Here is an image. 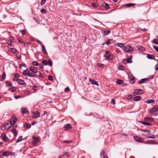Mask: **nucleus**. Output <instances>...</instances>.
Here are the masks:
<instances>
[{
  "label": "nucleus",
  "instance_id": "f257e3e1",
  "mask_svg": "<svg viewBox=\"0 0 158 158\" xmlns=\"http://www.w3.org/2000/svg\"><path fill=\"white\" fill-rule=\"evenodd\" d=\"M124 51L126 52H128L130 53H133V48L130 45L125 46Z\"/></svg>",
  "mask_w": 158,
  "mask_h": 158
},
{
  "label": "nucleus",
  "instance_id": "f03ea898",
  "mask_svg": "<svg viewBox=\"0 0 158 158\" xmlns=\"http://www.w3.org/2000/svg\"><path fill=\"white\" fill-rule=\"evenodd\" d=\"M17 121V118L15 116L13 117L12 118H11V119L10 120V125H10V126H8V127H7V129H9L12 125H14L15 123V122Z\"/></svg>",
  "mask_w": 158,
  "mask_h": 158
},
{
  "label": "nucleus",
  "instance_id": "7ed1b4c3",
  "mask_svg": "<svg viewBox=\"0 0 158 158\" xmlns=\"http://www.w3.org/2000/svg\"><path fill=\"white\" fill-rule=\"evenodd\" d=\"M158 106L157 105H156L155 106L153 107L149 111L150 113H153L155 112L158 111Z\"/></svg>",
  "mask_w": 158,
  "mask_h": 158
},
{
  "label": "nucleus",
  "instance_id": "20e7f679",
  "mask_svg": "<svg viewBox=\"0 0 158 158\" xmlns=\"http://www.w3.org/2000/svg\"><path fill=\"white\" fill-rule=\"evenodd\" d=\"M2 139L5 142H7L9 140V139L7 136H6L5 134L3 133L1 135Z\"/></svg>",
  "mask_w": 158,
  "mask_h": 158
},
{
  "label": "nucleus",
  "instance_id": "39448f33",
  "mask_svg": "<svg viewBox=\"0 0 158 158\" xmlns=\"http://www.w3.org/2000/svg\"><path fill=\"white\" fill-rule=\"evenodd\" d=\"M134 92L136 94L139 95L143 93V91L140 89H135L134 90Z\"/></svg>",
  "mask_w": 158,
  "mask_h": 158
},
{
  "label": "nucleus",
  "instance_id": "423d86ee",
  "mask_svg": "<svg viewBox=\"0 0 158 158\" xmlns=\"http://www.w3.org/2000/svg\"><path fill=\"white\" fill-rule=\"evenodd\" d=\"M104 56L108 60H111L114 59V56L112 55H108L106 54H104Z\"/></svg>",
  "mask_w": 158,
  "mask_h": 158
},
{
  "label": "nucleus",
  "instance_id": "0eeeda50",
  "mask_svg": "<svg viewBox=\"0 0 158 158\" xmlns=\"http://www.w3.org/2000/svg\"><path fill=\"white\" fill-rule=\"evenodd\" d=\"M100 156L101 158H109L104 150L102 151L100 154Z\"/></svg>",
  "mask_w": 158,
  "mask_h": 158
},
{
  "label": "nucleus",
  "instance_id": "6e6552de",
  "mask_svg": "<svg viewBox=\"0 0 158 158\" xmlns=\"http://www.w3.org/2000/svg\"><path fill=\"white\" fill-rule=\"evenodd\" d=\"M89 81L93 85H96L97 86H99V85L98 84L97 82L95 81L94 79H92L91 78H90L89 80Z\"/></svg>",
  "mask_w": 158,
  "mask_h": 158
},
{
  "label": "nucleus",
  "instance_id": "1a4fd4ad",
  "mask_svg": "<svg viewBox=\"0 0 158 158\" xmlns=\"http://www.w3.org/2000/svg\"><path fill=\"white\" fill-rule=\"evenodd\" d=\"M150 81V79L149 78H145L141 79L139 81V84H141L145 82L149 81Z\"/></svg>",
  "mask_w": 158,
  "mask_h": 158
},
{
  "label": "nucleus",
  "instance_id": "9d476101",
  "mask_svg": "<svg viewBox=\"0 0 158 158\" xmlns=\"http://www.w3.org/2000/svg\"><path fill=\"white\" fill-rule=\"evenodd\" d=\"M146 144H156L157 143V142L153 140H149L145 143Z\"/></svg>",
  "mask_w": 158,
  "mask_h": 158
},
{
  "label": "nucleus",
  "instance_id": "9b49d317",
  "mask_svg": "<svg viewBox=\"0 0 158 158\" xmlns=\"http://www.w3.org/2000/svg\"><path fill=\"white\" fill-rule=\"evenodd\" d=\"M30 70L31 72L34 73H36L38 72L36 68L33 66H31Z\"/></svg>",
  "mask_w": 158,
  "mask_h": 158
},
{
  "label": "nucleus",
  "instance_id": "f8f14e48",
  "mask_svg": "<svg viewBox=\"0 0 158 158\" xmlns=\"http://www.w3.org/2000/svg\"><path fill=\"white\" fill-rule=\"evenodd\" d=\"M17 82L20 85H26V83L22 79H19V80H17Z\"/></svg>",
  "mask_w": 158,
  "mask_h": 158
},
{
  "label": "nucleus",
  "instance_id": "ddd939ff",
  "mask_svg": "<svg viewBox=\"0 0 158 158\" xmlns=\"http://www.w3.org/2000/svg\"><path fill=\"white\" fill-rule=\"evenodd\" d=\"M11 154V152L9 151H6V152H3L2 154V156H9Z\"/></svg>",
  "mask_w": 158,
  "mask_h": 158
},
{
  "label": "nucleus",
  "instance_id": "4468645a",
  "mask_svg": "<svg viewBox=\"0 0 158 158\" xmlns=\"http://www.w3.org/2000/svg\"><path fill=\"white\" fill-rule=\"evenodd\" d=\"M132 62V61L131 60L129 59V58L127 59H124L123 61V63L124 64H126L127 63H131Z\"/></svg>",
  "mask_w": 158,
  "mask_h": 158
},
{
  "label": "nucleus",
  "instance_id": "2eb2a0df",
  "mask_svg": "<svg viewBox=\"0 0 158 158\" xmlns=\"http://www.w3.org/2000/svg\"><path fill=\"white\" fill-rule=\"evenodd\" d=\"M30 72V70L29 69H27L25 70H24L23 72V74L26 76L27 75L28 76V74H29V72Z\"/></svg>",
  "mask_w": 158,
  "mask_h": 158
},
{
  "label": "nucleus",
  "instance_id": "dca6fc26",
  "mask_svg": "<svg viewBox=\"0 0 158 158\" xmlns=\"http://www.w3.org/2000/svg\"><path fill=\"white\" fill-rule=\"evenodd\" d=\"M40 116V113L38 112H35L32 118H39Z\"/></svg>",
  "mask_w": 158,
  "mask_h": 158
},
{
  "label": "nucleus",
  "instance_id": "f3484780",
  "mask_svg": "<svg viewBox=\"0 0 158 158\" xmlns=\"http://www.w3.org/2000/svg\"><path fill=\"white\" fill-rule=\"evenodd\" d=\"M22 112L23 114H28L29 113L28 111L24 107H23L21 109Z\"/></svg>",
  "mask_w": 158,
  "mask_h": 158
},
{
  "label": "nucleus",
  "instance_id": "a211bd4d",
  "mask_svg": "<svg viewBox=\"0 0 158 158\" xmlns=\"http://www.w3.org/2000/svg\"><path fill=\"white\" fill-rule=\"evenodd\" d=\"M155 101L153 99H150L145 101V102L148 104L154 103Z\"/></svg>",
  "mask_w": 158,
  "mask_h": 158
},
{
  "label": "nucleus",
  "instance_id": "6ab92c4d",
  "mask_svg": "<svg viewBox=\"0 0 158 158\" xmlns=\"http://www.w3.org/2000/svg\"><path fill=\"white\" fill-rule=\"evenodd\" d=\"M115 45L117 46H118L121 48L125 47V45L123 43H116L115 44Z\"/></svg>",
  "mask_w": 158,
  "mask_h": 158
},
{
  "label": "nucleus",
  "instance_id": "aec40b11",
  "mask_svg": "<svg viewBox=\"0 0 158 158\" xmlns=\"http://www.w3.org/2000/svg\"><path fill=\"white\" fill-rule=\"evenodd\" d=\"M28 76L30 77H36V75L35 74V73L31 72V73L29 72Z\"/></svg>",
  "mask_w": 158,
  "mask_h": 158
},
{
  "label": "nucleus",
  "instance_id": "412c9836",
  "mask_svg": "<svg viewBox=\"0 0 158 158\" xmlns=\"http://www.w3.org/2000/svg\"><path fill=\"white\" fill-rule=\"evenodd\" d=\"M64 127L65 128L68 129H70L72 128V127L71 126V125L69 123L65 125Z\"/></svg>",
  "mask_w": 158,
  "mask_h": 158
},
{
  "label": "nucleus",
  "instance_id": "4be33fe9",
  "mask_svg": "<svg viewBox=\"0 0 158 158\" xmlns=\"http://www.w3.org/2000/svg\"><path fill=\"white\" fill-rule=\"evenodd\" d=\"M156 39H155L153 40L152 43L158 45V36H156Z\"/></svg>",
  "mask_w": 158,
  "mask_h": 158
},
{
  "label": "nucleus",
  "instance_id": "5701e85b",
  "mask_svg": "<svg viewBox=\"0 0 158 158\" xmlns=\"http://www.w3.org/2000/svg\"><path fill=\"white\" fill-rule=\"evenodd\" d=\"M141 99V97L140 96H136L134 97L133 99L134 101H139Z\"/></svg>",
  "mask_w": 158,
  "mask_h": 158
},
{
  "label": "nucleus",
  "instance_id": "b1692460",
  "mask_svg": "<svg viewBox=\"0 0 158 158\" xmlns=\"http://www.w3.org/2000/svg\"><path fill=\"white\" fill-rule=\"evenodd\" d=\"M112 41V40L111 39H108L106 41V42L105 43V44H102V45H104L105 44H106L107 45H109L110 44H111V41Z\"/></svg>",
  "mask_w": 158,
  "mask_h": 158
},
{
  "label": "nucleus",
  "instance_id": "393cba45",
  "mask_svg": "<svg viewBox=\"0 0 158 158\" xmlns=\"http://www.w3.org/2000/svg\"><path fill=\"white\" fill-rule=\"evenodd\" d=\"M147 56L148 58L150 59H153L155 58L154 56L153 55L150 54L147 55Z\"/></svg>",
  "mask_w": 158,
  "mask_h": 158
},
{
  "label": "nucleus",
  "instance_id": "a878e982",
  "mask_svg": "<svg viewBox=\"0 0 158 158\" xmlns=\"http://www.w3.org/2000/svg\"><path fill=\"white\" fill-rule=\"evenodd\" d=\"M134 138L137 141L139 142H141V139L137 135L135 136H134Z\"/></svg>",
  "mask_w": 158,
  "mask_h": 158
},
{
  "label": "nucleus",
  "instance_id": "bb28decb",
  "mask_svg": "<svg viewBox=\"0 0 158 158\" xmlns=\"http://www.w3.org/2000/svg\"><path fill=\"white\" fill-rule=\"evenodd\" d=\"M32 138L34 139V141L39 142L40 140V137H35V136H32Z\"/></svg>",
  "mask_w": 158,
  "mask_h": 158
},
{
  "label": "nucleus",
  "instance_id": "cd10ccee",
  "mask_svg": "<svg viewBox=\"0 0 158 158\" xmlns=\"http://www.w3.org/2000/svg\"><path fill=\"white\" fill-rule=\"evenodd\" d=\"M135 5V4H133L131 3H130L128 4H126L124 5V6L128 7H130V6H134Z\"/></svg>",
  "mask_w": 158,
  "mask_h": 158
},
{
  "label": "nucleus",
  "instance_id": "c85d7f7f",
  "mask_svg": "<svg viewBox=\"0 0 158 158\" xmlns=\"http://www.w3.org/2000/svg\"><path fill=\"white\" fill-rule=\"evenodd\" d=\"M42 52L45 54H47V52L45 49L44 46V45H42Z\"/></svg>",
  "mask_w": 158,
  "mask_h": 158
},
{
  "label": "nucleus",
  "instance_id": "c756f323",
  "mask_svg": "<svg viewBox=\"0 0 158 158\" xmlns=\"http://www.w3.org/2000/svg\"><path fill=\"white\" fill-rule=\"evenodd\" d=\"M140 131H143L144 132L150 133L151 132V131L148 129H140Z\"/></svg>",
  "mask_w": 158,
  "mask_h": 158
},
{
  "label": "nucleus",
  "instance_id": "7c9ffc66",
  "mask_svg": "<svg viewBox=\"0 0 158 158\" xmlns=\"http://www.w3.org/2000/svg\"><path fill=\"white\" fill-rule=\"evenodd\" d=\"M31 126L30 124L25 123L23 125V127L24 128L27 127L30 128L31 127Z\"/></svg>",
  "mask_w": 158,
  "mask_h": 158
},
{
  "label": "nucleus",
  "instance_id": "2f4dec72",
  "mask_svg": "<svg viewBox=\"0 0 158 158\" xmlns=\"http://www.w3.org/2000/svg\"><path fill=\"white\" fill-rule=\"evenodd\" d=\"M141 123L144 125H147V126H150L151 125V123L148 122H143V121H141Z\"/></svg>",
  "mask_w": 158,
  "mask_h": 158
},
{
  "label": "nucleus",
  "instance_id": "473e14b6",
  "mask_svg": "<svg viewBox=\"0 0 158 158\" xmlns=\"http://www.w3.org/2000/svg\"><path fill=\"white\" fill-rule=\"evenodd\" d=\"M134 77H133L132 78H131V77H130L129 78V79H130V82L131 84H133L135 82V81L134 80Z\"/></svg>",
  "mask_w": 158,
  "mask_h": 158
},
{
  "label": "nucleus",
  "instance_id": "72a5a7b5",
  "mask_svg": "<svg viewBox=\"0 0 158 158\" xmlns=\"http://www.w3.org/2000/svg\"><path fill=\"white\" fill-rule=\"evenodd\" d=\"M116 82L118 85H120L123 84V81L121 80L117 79Z\"/></svg>",
  "mask_w": 158,
  "mask_h": 158
},
{
  "label": "nucleus",
  "instance_id": "f704fd0d",
  "mask_svg": "<svg viewBox=\"0 0 158 158\" xmlns=\"http://www.w3.org/2000/svg\"><path fill=\"white\" fill-rule=\"evenodd\" d=\"M138 49L140 51H144L145 50V49L144 48L142 47V46H138L137 47Z\"/></svg>",
  "mask_w": 158,
  "mask_h": 158
},
{
  "label": "nucleus",
  "instance_id": "c9c22d12",
  "mask_svg": "<svg viewBox=\"0 0 158 158\" xmlns=\"http://www.w3.org/2000/svg\"><path fill=\"white\" fill-rule=\"evenodd\" d=\"M9 90L11 92H15L16 90V89L15 87H13L9 89Z\"/></svg>",
  "mask_w": 158,
  "mask_h": 158
},
{
  "label": "nucleus",
  "instance_id": "e433bc0d",
  "mask_svg": "<svg viewBox=\"0 0 158 158\" xmlns=\"http://www.w3.org/2000/svg\"><path fill=\"white\" fill-rule=\"evenodd\" d=\"M104 35H108L109 33H110V31L107 30V31H103Z\"/></svg>",
  "mask_w": 158,
  "mask_h": 158
},
{
  "label": "nucleus",
  "instance_id": "4c0bfd02",
  "mask_svg": "<svg viewBox=\"0 0 158 158\" xmlns=\"http://www.w3.org/2000/svg\"><path fill=\"white\" fill-rule=\"evenodd\" d=\"M12 132L14 136L17 135V131L15 129H12Z\"/></svg>",
  "mask_w": 158,
  "mask_h": 158
},
{
  "label": "nucleus",
  "instance_id": "58836bf2",
  "mask_svg": "<svg viewBox=\"0 0 158 158\" xmlns=\"http://www.w3.org/2000/svg\"><path fill=\"white\" fill-rule=\"evenodd\" d=\"M48 64L50 66H52L53 64L52 62L51 59H49L48 60Z\"/></svg>",
  "mask_w": 158,
  "mask_h": 158
},
{
  "label": "nucleus",
  "instance_id": "ea45409f",
  "mask_svg": "<svg viewBox=\"0 0 158 158\" xmlns=\"http://www.w3.org/2000/svg\"><path fill=\"white\" fill-rule=\"evenodd\" d=\"M32 64L33 65H34L38 66L40 64H39L36 61H34L32 62Z\"/></svg>",
  "mask_w": 158,
  "mask_h": 158
},
{
  "label": "nucleus",
  "instance_id": "a19ab883",
  "mask_svg": "<svg viewBox=\"0 0 158 158\" xmlns=\"http://www.w3.org/2000/svg\"><path fill=\"white\" fill-rule=\"evenodd\" d=\"M6 85L8 87H10L12 85L11 84L10 82H8V81H6Z\"/></svg>",
  "mask_w": 158,
  "mask_h": 158
},
{
  "label": "nucleus",
  "instance_id": "79ce46f5",
  "mask_svg": "<svg viewBox=\"0 0 158 158\" xmlns=\"http://www.w3.org/2000/svg\"><path fill=\"white\" fill-rule=\"evenodd\" d=\"M104 7L106 9H108L110 8L109 4L106 3H105Z\"/></svg>",
  "mask_w": 158,
  "mask_h": 158
},
{
  "label": "nucleus",
  "instance_id": "37998d69",
  "mask_svg": "<svg viewBox=\"0 0 158 158\" xmlns=\"http://www.w3.org/2000/svg\"><path fill=\"white\" fill-rule=\"evenodd\" d=\"M22 136H20L19 138L16 141V142L17 143H18L19 142L22 140Z\"/></svg>",
  "mask_w": 158,
  "mask_h": 158
},
{
  "label": "nucleus",
  "instance_id": "c03bdc74",
  "mask_svg": "<svg viewBox=\"0 0 158 158\" xmlns=\"http://www.w3.org/2000/svg\"><path fill=\"white\" fill-rule=\"evenodd\" d=\"M40 11L42 13L46 14L47 13V11L44 8H42L41 10Z\"/></svg>",
  "mask_w": 158,
  "mask_h": 158
},
{
  "label": "nucleus",
  "instance_id": "a18cd8bd",
  "mask_svg": "<svg viewBox=\"0 0 158 158\" xmlns=\"http://www.w3.org/2000/svg\"><path fill=\"white\" fill-rule=\"evenodd\" d=\"M132 97H133V96L132 95H131V94L128 95V97L127 98V100H130V99H131L132 98Z\"/></svg>",
  "mask_w": 158,
  "mask_h": 158
},
{
  "label": "nucleus",
  "instance_id": "49530a36",
  "mask_svg": "<svg viewBox=\"0 0 158 158\" xmlns=\"http://www.w3.org/2000/svg\"><path fill=\"white\" fill-rule=\"evenodd\" d=\"M39 74V75H38V77H41V78H44V75H42V73L40 72H38Z\"/></svg>",
  "mask_w": 158,
  "mask_h": 158
},
{
  "label": "nucleus",
  "instance_id": "de8ad7c7",
  "mask_svg": "<svg viewBox=\"0 0 158 158\" xmlns=\"http://www.w3.org/2000/svg\"><path fill=\"white\" fill-rule=\"evenodd\" d=\"M7 44L8 45L10 46H11L12 45V42L11 40H8L7 42Z\"/></svg>",
  "mask_w": 158,
  "mask_h": 158
},
{
  "label": "nucleus",
  "instance_id": "09e8293b",
  "mask_svg": "<svg viewBox=\"0 0 158 158\" xmlns=\"http://www.w3.org/2000/svg\"><path fill=\"white\" fill-rule=\"evenodd\" d=\"M153 48L158 52V47L155 45H153Z\"/></svg>",
  "mask_w": 158,
  "mask_h": 158
},
{
  "label": "nucleus",
  "instance_id": "8fccbe9b",
  "mask_svg": "<svg viewBox=\"0 0 158 158\" xmlns=\"http://www.w3.org/2000/svg\"><path fill=\"white\" fill-rule=\"evenodd\" d=\"M42 63L44 65H47L48 64V62L46 60H44L42 61Z\"/></svg>",
  "mask_w": 158,
  "mask_h": 158
},
{
  "label": "nucleus",
  "instance_id": "3c124183",
  "mask_svg": "<svg viewBox=\"0 0 158 158\" xmlns=\"http://www.w3.org/2000/svg\"><path fill=\"white\" fill-rule=\"evenodd\" d=\"M104 65L102 64L98 63V66L100 68H102L104 66Z\"/></svg>",
  "mask_w": 158,
  "mask_h": 158
},
{
  "label": "nucleus",
  "instance_id": "603ef678",
  "mask_svg": "<svg viewBox=\"0 0 158 158\" xmlns=\"http://www.w3.org/2000/svg\"><path fill=\"white\" fill-rule=\"evenodd\" d=\"M63 155V156H66L67 157H69L70 156V155L67 152H64V154Z\"/></svg>",
  "mask_w": 158,
  "mask_h": 158
},
{
  "label": "nucleus",
  "instance_id": "864d4df0",
  "mask_svg": "<svg viewBox=\"0 0 158 158\" xmlns=\"http://www.w3.org/2000/svg\"><path fill=\"white\" fill-rule=\"evenodd\" d=\"M91 6L93 7H97V5L94 3H93L91 4Z\"/></svg>",
  "mask_w": 158,
  "mask_h": 158
},
{
  "label": "nucleus",
  "instance_id": "5fc2aeb1",
  "mask_svg": "<svg viewBox=\"0 0 158 158\" xmlns=\"http://www.w3.org/2000/svg\"><path fill=\"white\" fill-rule=\"evenodd\" d=\"M37 142L33 140L32 141V144L34 145L35 146H37Z\"/></svg>",
  "mask_w": 158,
  "mask_h": 158
},
{
  "label": "nucleus",
  "instance_id": "6e6d98bb",
  "mask_svg": "<svg viewBox=\"0 0 158 158\" xmlns=\"http://www.w3.org/2000/svg\"><path fill=\"white\" fill-rule=\"evenodd\" d=\"M124 67L122 65H119V69L120 70H124Z\"/></svg>",
  "mask_w": 158,
  "mask_h": 158
},
{
  "label": "nucleus",
  "instance_id": "4d7b16f0",
  "mask_svg": "<svg viewBox=\"0 0 158 158\" xmlns=\"http://www.w3.org/2000/svg\"><path fill=\"white\" fill-rule=\"evenodd\" d=\"M18 40H19V43H23V40L22 38H21L20 37H19Z\"/></svg>",
  "mask_w": 158,
  "mask_h": 158
},
{
  "label": "nucleus",
  "instance_id": "13d9d810",
  "mask_svg": "<svg viewBox=\"0 0 158 158\" xmlns=\"http://www.w3.org/2000/svg\"><path fill=\"white\" fill-rule=\"evenodd\" d=\"M11 52L13 53H15L17 51L16 50L15 48H11Z\"/></svg>",
  "mask_w": 158,
  "mask_h": 158
},
{
  "label": "nucleus",
  "instance_id": "bf43d9fd",
  "mask_svg": "<svg viewBox=\"0 0 158 158\" xmlns=\"http://www.w3.org/2000/svg\"><path fill=\"white\" fill-rule=\"evenodd\" d=\"M14 75L13 76L14 77H15L16 78L19 77V75L17 73H14L13 74Z\"/></svg>",
  "mask_w": 158,
  "mask_h": 158
},
{
  "label": "nucleus",
  "instance_id": "052dcab7",
  "mask_svg": "<svg viewBox=\"0 0 158 158\" xmlns=\"http://www.w3.org/2000/svg\"><path fill=\"white\" fill-rule=\"evenodd\" d=\"M6 77V75L5 73H4L3 74H2V79H4Z\"/></svg>",
  "mask_w": 158,
  "mask_h": 158
},
{
  "label": "nucleus",
  "instance_id": "680f3d73",
  "mask_svg": "<svg viewBox=\"0 0 158 158\" xmlns=\"http://www.w3.org/2000/svg\"><path fill=\"white\" fill-rule=\"evenodd\" d=\"M70 90V89H69V88L68 87H67L65 89L64 91L65 92H67L69 91Z\"/></svg>",
  "mask_w": 158,
  "mask_h": 158
},
{
  "label": "nucleus",
  "instance_id": "e2e57ef3",
  "mask_svg": "<svg viewBox=\"0 0 158 158\" xmlns=\"http://www.w3.org/2000/svg\"><path fill=\"white\" fill-rule=\"evenodd\" d=\"M48 78L49 79V80L50 81L52 80H53L52 77L51 75H49L48 76Z\"/></svg>",
  "mask_w": 158,
  "mask_h": 158
},
{
  "label": "nucleus",
  "instance_id": "0e129e2a",
  "mask_svg": "<svg viewBox=\"0 0 158 158\" xmlns=\"http://www.w3.org/2000/svg\"><path fill=\"white\" fill-rule=\"evenodd\" d=\"M115 103V101L114 99H112L111 102V103L112 105H114Z\"/></svg>",
  "mask_w": 158,
  "mask_h": 158
},
{
  "label": "nucleus",
  "instance_id": "69168bd1",
  "mask_svg": "<svg viewBox=\"0 0 158 158\" xmlns=\"http://www.w3.org/2000/svg\"><path fill=\"white\" fill-rule=\"evenodd\" d=\"M46 2L42 0L41 1L40 4H41V5L42 6Z\"/></svg>",
  "mask_w": 158,
  "mask_h": 158
},
{
  "label": "nucleus",
  "instance_id": "338daca9",
  "mask_svg": "<svg viewBox=\"0 0 158 158\" xmlns=\"http://www.w3.org/2000/svg\"><path fill=\"white\" fill-rule=\"evenodd\" d=\"M39 65L40 66V67L42 69H43L44 68V66L43 64H40Z\"/></svg>",
  "mask_w": 158,
  "mask_h": 158
},
{
  "label": "nucleus",
  "instance_id": "774afa93",
  "mask_svg": "<svg viewBox=\"0 0 158 158\" xmlns=\"http://www.w3.org/2000/svg\"><path fill=\"white\" fill-rule=\"evenodd\" d=\"M155 69L156 70H158V64H156L155 67Z\"/></svg>",
  "mask_w": 158,
  "mask_h": 158
}]
</instances>
